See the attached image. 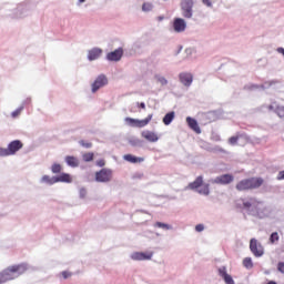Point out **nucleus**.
<instances>
[{"label": "nucleus", "mask_w": 284, "mask_h": 284, "mask_svg": "<svg viewBox=\"0 0 284 284\" xmlns=\"http://www.w3.org/2000/svg\"><path fill=\"white\" fill-rule=\"evenodd\" d=\"M26 272H28V264L22 263L9 266L0 273V276L4 283H8V281H14V278H19V276H21V274H26Z\"/></svg>", "instance_id": "f257e3e1"}, {"label": "nucleus", "mask_w": 284, "mask_h": 284, "mask_svg": "<svg viewBox=\"0 0 284 284\" xmlns=\"http://www.w3.org/2000/svg\"><path fill=\"white\" fill-rule=\"evenodd\" d=\"M263 178H248L236 183L237 192H247L248 190H258L263 185Z\"/></svg>", "instance_id": "f03ea898"}, {"label": "nucleus", "mask_w": 284, "mask_h": 284, "mask_svg": "<svg viewBox=\"0 0 284 284\" xmlns=\"http://www.w3.org/2000/svg\"><path fill=\"white\" fill-rule=\"evenodd\" d=\"M189 190H196L197 194H202L203 196H210V184L203 185V176L200 175L195 179V181L189 183Z\"/></svg>", "instance_id": "7ed1b4c3"}, {"label": "nucleus", "mask_w": 284, "mask_h": 284, "mask_svg": "<svg viewBox=\"0 0 284 284\" xmlns=\"http://www.w3.org/2000/svg\"><path fill=\"white\" fill-rule=\"evenodd\" d=\"M22 148H23V142H21L20 140L11 141L8 144L7 149L2 148V156H13V154L18 153L19 150H21Z\"/></svg>", "instance_id": "20e7f679"}, {"label": "nucleus", "mask_w": 284, "mask_h": 284, "mask_svg": "<svg viewBox=\"0 0 284 284\" xmlns=\"http://www.w3.org/2000/svg\"><path fill=\"white\" fill-rule=\"evenodd\" d=\"M152 114H149L144 120H136L134 118H125L124 121L128 123V125H131V128H145V125L150 124V121H152Z\"/></svg>", "instance_id": "39448f33"}, {"label": "nucleus", "mask_w": 284, "mask_h": 284, "mask_svg": "<svg viewBox=\"0 0 284 284\" xmlns=\"http://www.w3.org/2000/svg\"><path fill=\"white\" fill-rule=\"evenodd\" d=\"M194 8V0H182L181 1V10H182V16L184 19H192L193 11L192 9Z\"/></svg>", "instance_id": "423d86ee"}, {"label": "nucleus", "mask_w": 284, "mask_h": 284, "mask_svg": "<svg viewBox=\"0 0 284 284\" xmlns=\"http://www.w3.org/2000/svg\"><path fill=\"white\" fill-rule=\"evenodd\" d=\"M95 181L98 183H109V181H112V171L109 169L100 170L95 173Z\"/></svg>", "instance_id": "0eeeda50"}, {"label": "nucleus", "mask_w": 284, "mask_h": 284, "mask_svg": "<svg viewBox=\"0 0 284 284\" xmlns=\"http://www.w3.org/2000/svg\"><path fill=\"white\" fill-rule=\"evenodd\" d=\"M211 183H215V185H230V183H234V175L222 174L212 180Z\"/></svg>", "instance_id": "6e6552de"}, {"label": "nucleus", "mask_w": 284, "mask_h": 284, "mask_svg": "<svg viewBox=\"0 0 284 284\" xmlns=\"http://www.w3.org/2000/svg\"><path fill=\"white\" fill-rule=\"evenodd\" d=\"M154 252H135L131 255L132 261H152Z\"/></svg>", "instance_id": "1a4fd4ad"}, {"label": "nucleus", "mask_w": 284, "mask_h": 284, "mask_svg": "<svg viewBox=\"0 0 284 284\" xmlns=\"http://www.w3.org/2000/svg\"><path fill=\"white\" fill-rule=\"evenodd\" d=\"M250 250L254 256L258 257L263 255V246L256 241V239H252L250 242Z\"/></svg>", "instance_id": "9d476101"}, {"label": "nucleus", "mask_w": 284, "mask_h": 284, "mask_svg": "<svg viewBox=\"0 0 284 284\" xmlns=\"http://www.w3.org/2000/svg\"><path fill=\"white\" fill-rule=\"evenodd\" d=\"M123 59V48H118L114 51H111L106 54V60L108 61H121Z\"/></svg>", "instance_id": "9b49d317"}, {"label": "nucleus", "mask_w": 284, "mask_h": 284, "mask_svg": "<svg viewBox=\"0 0 284 284\" xmlns=\"http://www.w3.org/2000/svg\"><path fill=\"white\" fill-rule=\"evenodd\" d=\"M185 28H187V23L183 18H175L173 21V30L174 32H185Z\"/></svg>", "instance_id": "f8f14e48"}, {"label": "nucleus", "mask_w": 284, "mask_h": 284, "mask_svg": "<svg viewBox=\"0 0 284 284\" xmlns=\"http://www.w3.org/2000/svg\"><path fill=\"white\" fill-rule=\"evenodd\" d=\"M141 136L145 139V141H149V143H156V141H159V134L154 131H142Z\"/></svg>", "instance_id": "ddd939ff"}, {"label": "nucleus", "mask_w": 284, "mask_h": 284, "mask_svg": "<svg viewBox=\"0 0 284 284\" xmlns=\"http://www.w3.org/2000/svg\"><path fill=\"white\" fill-rule=\"evenodd\" d=\"M103 85H108V78L105 75H100L92 84V92H97Z\"/></svg>", "instance_id": "4468645a"}, {"label": "nucleus", "mask_w": 284, "mask_h": 284, "mask_svg": "<svg viewBox=\"0 0 284 284\" xmlns=\"http://www.w3.org/2000/svg\"><path fill=\"white\" fill-rule=\"evenodd\" d=\"M219 274L226 284H234V278H232V275L227 274V268L225 266L219 268Z\"/></svg>", "instance_id": "2eb2a0df"}, {"label": "nucleus", "mask_w": 284, "mask_h": 284, "mask_svg": "<svg viewBox=\"0 0 284 284\" xmlns=\"http://www.w3.org/2000/svg\"><path fill=\"white\" fill-rule=\"evenodd\" d=\"M103 54V50L99 48H93L88 53L89 61H97V59H100Z\"/></svg>", "instance_id": "dca6fc26"}, {"label": "nucleus", "mask_w": 284, "mask_h": 284, "mask_svg": "<svg viewBox=\"0 0 284 284\" xmlns=\"http://www.w3.org/2000/svg\"><path fill=\"white\" fill-rule=\"evenodd\" d=\"M186 123L189 125V128L191 130H193V132L195 134H201V126H199V122H196V120H194V118H186Z\"/></svg>", "instance_id": "f3484780"}, {"label": "nucleus", "mask_w": 284, "mask_h": 284, "mask_svg": "<svg viewBox=\"0 0 284 284\" xmlns=\"http://www.w3.org/2000/svg\"><path fill=\"white\" fill-rule=\"evenodd\" d=\"M180 81L183 83V85L190 87L192 85L193 77L192 73L183 72L180 73Z\"/></svg>", "instance_id": "a211bd4d"}, {"label": "nucleus", "mask_w": 284, "mask_h": 284, "mask_svg": "<svg viewBox=\"0 0 284 284\" xmlns=\"http://www.w3.org/2000/svg\"><path fill=\"white\" fill-rule=\"evenodd\" d=\"M55 183H72V175L70 173H61L55 176Z\"/></svg>", "instance_id": "6ab92c4d"}, {"label": "nucleus", "mask_w": 284, "mask_h": 284, "mask_svg": "<svg viewBox=\"0 0 284 284\" xmlns=\"http://www.w3.org/2000/svg\"><path fill=\"white\" fill-rule=\"evenodd\" d=\"M123 159L128 161V163H143V161H145L143 158H136L132 154H125Z\"/></svg>", "instance_id": "aec40b11"}, {"label": "nucleus", "mask_w": 284, "mask_h": 284, "mask_svg": "<svg viewBox=\"0 0 284 284\" xmlns=\"http://www.w3.org/2000/svg\"><path fill=\"white\" fill-rule=\"evenodd\" d=\"M252 205H261V201H257L255 197H250V201L243 202L244 210H250Z\"/></svg>", "instance_id": "412c9836"}, {"label": "nucleus", "mask_w": 284, "mask_h": 284, "mask_svg": "<svg viewBox=\"0 0 284 284\" xmlns=\"http://www.w3.org/2000/svg\"><path fill=\"white\" fill-rule=\"evenodd\" d=\"M65 163L70 166V168H79V159L68 155L65 158Z\"/></svg>", "instance_id": "4be33fe9"}, {"label": "nucleus", "mask_w": 284, "mask_h": 284, "mask_svg": "<svg viewBox=\"0 0 284 284\" xmlns=\"http://www.w3.org/2000/svg\"><path fill=\"white\" fill-rule=\"evenodd\" d=\"M41 181L42 183H47V185H54L57 183V176L43 175Z\"/></svg>", "instance_id": "5701e85b"}, {"label": "nucleus", "mask_w": 284, "mask_h": 284, "mask_svg": "<svg viewBox=\"0 0 284 284\" xmlns=\"http://www.w3.org/2000/svg\"><path fill=\"white\" fill-rule=\"evenodd\" d=\"M172 121H174V112L166 113L163 118L164 125H170V123H172Z\"/></svg>", "instance_id": "b1692460"}, {"label": "nucleus", "mask_w": 284, "mask_h": 284, "mask_svg": "<svg viewBox=\"0 0 284 284\" xmlns=\"http://www.w3.org/2000/svg\"><path fill=\"white\" fill-rule=\"evenodd\" d=\"M239 139H247V136H245L243 134H237V135L231 136L229 139L230 145H236V143H239Z\"/></svg>", "instance_id": "393cba45"}, {"label": "nucleus", "mask_w": 284, "mask_h": 284, "mask_svg": "<svg viewBox=\"0 0 284 284\" xmlns=\"http://www.w3.org/2000/svg\"><path fill=\"white\" fill-rule=\"evenodd\" d=\"M62 170H63V166H61V164H59V163H53L51 166V172L53 174H61Z\"/></svg>", "instance_id": "a878e982"}, {"label": "nucleus", "mask_w": 284, "mask_h": 284, "mask_svg": "<svg viewBox=\"0 0 284 284\" xmlns=\"http://www.w3.org/2000/svg\"><path fill=\"white\" fill-rule=\"evenodd\" d=\"M243 266L246 267V270H252V267H254V262H252V257H245L243 260Z\"/></svg>", "instance_id": "bb28decb"}, {"label": "nucleus", "mask_w": 284, "mask_h": 284, "mask_svg": "<svg viewBox=\"0 0 284 284\" xmlns=\"http://www.w3.org/2000/svg\"><path fill=\"white\" fill-rule=\"evenodd\" d=\"M83 161H85V163H90V161H94V153L89 152V153H84L82 155Z\"/></svg>", "instance_id": "cd10ccee"}, {"label": "nucleus", "mask_w": 284, "mask_h": 284, "mask_svg": "<svg viewBox=\"0 0 284 284\" xmlns=\"http://www.w3.org/2000/svg\"><path fill=\"white\" fill-rule=\"evenodd\" d=\"M155 227H161L162 230H172V226H170V224H165L163 222H156Z\"/></svg>", "instance_id": "c85d7f7f"}, {"label": "nucleus", "mask_w": 284, "mask_h": 284, "mask_svg": "<svg viewBox=\"0 0 284 284\" xmlns=\"http://www.w3.org/2000/svg\"><path fill=\"white\" fill-rule=\"evenodd\" d=\"M278 233L277 232H274V233H272L271 234V236H270V242L272 243V244H274V243H278Z\"/></svg>", "instance_id": "c756f323"}, {"label": "nucleus", "mask_w": 284, "mask_h": 284, "mask_svg": "<svg viewBox=\"0 0 284 284\" xmlns=\"http://www.w3.org/2000/svg\"><path fill=\"white\" fill-rule=\"evenodd\" d=\"M152 8H153V6H152V3H150V2H145V3H143V6H142L143 12H150V11H152Z\"/></svg>", "instance_id": "7c9ffc66"}, {"label": "nucleus", "mask_w": 284, "mask_h": 284, "mask_svg": "<svg viewBox=\"0 0 284 284\" xmlns=\"http://www.w3.org/2000/svg\"><path fill=\"white\" fill-rule=\"evenodd\" d=\"M275 112L280 119H284V106H277Z\"/></svg>", "instance_id": "2f4dec72"}, {"label": "nucleus", "mask_w": 284, "mask_h": 284, "mask_svg": "<svg viewBox=\"0 0 284 284\" xmlns=\"http://www.w3.org/2000/svg\"><path fill=\"white\" fill-rule=\"evenodd\" d=\"M80 145H82V148H87V149L92 148V143L91 142H85L83 140L80 141Z\"/></svg>", "instance_id": "473e14b6"}, {"label": "nucleus", "mask_w": 284, "mask_h": 284, "mask_svg": "<svg viewBox=\"0 0 284 284\" xmlns=\"http://www.w3.org/2000/svg\"><path fill=\"white\" fill-rule=\"evenodd\" d=\"M277 270H278V272H281L282 274H284V262H280V263L277 264Z\"/></svg>", "instance_id": "72a5a7b5"}, {"label": "nucleus", "mask_w": 284, "mask_h": 284, "mask_svg": "<svg viewBox=\"0 0 284 284\" xmlns=\"http://www.w3.org/2000/svg\"><path fill=\"white\" fill-rule=\"evenodd\" d=\"M61 275L63 276V278H70V276H72V273L64 271L61 273Z\"/></svg>", "instance_id": "f704fd0d"}, {"label": "nucleus", "mask_w": 284, "mask_h": 284, "mask_svg": "<svg viewBox=\"0 0 284 284\" xmlns=\"http://www.w3.org/2000/svg\"><path fill=\"white\" fill-rule=\"evenodd\" d=\"M195 230H196L197 232H203V230H205V226H204L203 224H197V225L195 226Z\"/></svg>", "instance_id": "c9c22d12"}, {"label": "nucleus", "mask_w": 284, "mask_h": 284, "mask_svg": "<svg viewBox=\"0 0 284 284\" xmlns=\"http://www.w3.org/2000/svg\"><path fill=\"white\" fill-rule=\"evenodd\" d=\"M202 3H204V6H207V8H212V1L210 0H202Z\"/></svg>", "instance_id": "e433bc0d"}, {"label": "nucleus", "mask_w": 284, "mask_h": 284, "mask_svg": "<svg viewBox=\"0 0 284 284\" xmlns=\"http://www.w3.org/2000/svg\"><path fill=\"white\" fill-rule=\"evenodd\" d=\"M97 165H98L99 168H103V166L105 165V160H99V161L97 162Z\"/></svg>", "instance_id": "4c0bfd02"}, {"label": "nucleus", "mask_w": 284, "mask_h": 284, "mask_svg": "<svg viewBox=\"0 0 284 284\" xmlns=\"http://www.w3.org/2000/svg\"><path fill=\"white\" fill-rule=\"evenodd\" d=\"M277 179H278V181H283L284 180V171H280L278 172Z\"/></svg>", "instance_id": "58836bf2"}, {"label": "nucleus", "mask_w": 284, "mask_h": 284, "mask_svg": "<svg viewBox=\"0 0 284 284\" xmlns=\"http://www.w3.org/2000/svg\"><path fill=\"white\" fill-rule=\"evenodd\" d=\"M19 114H21V110H17L12 113V116H19Z\"/></svg>", "instance_id": "ea45409f"}, {"label": "nucleus", "mask_w": 284, "mask_h": 284, "mask_svg": "<svg viewBox=\"0 0 284 284\" xmlns=\"http://www.w3.org/2000/svg\"><path fill=\"white\" fill-rule=\"evenodd\" d=\"M138 105H139V108H141L142 110H145V102H141V103H139Z\"/></svg>", "instance_id": "a19ab883"}, {"label": "nucleus", "mask_w": 284, "mask_h": 284, "mask_svg": "<svg viewBox=\"0 0 284 284\" xmlns=\"http://www.w3.org/2000/svg\"><path fill=\"white\" fill-rule=\"evenodd\" d=\"M160 82L162 83V85H166L168 84V80H165V79H160Z\"/></svg>", "instance_id": "79ce46f5"}, {"label": "nucleus", "mask_w": 284, "mask_h": 284, "mask_svg": "<svg viewBox=\"0 0 284 284\" xmlns=\"http://www.w3.org/2000/svg\"><path fill=\"white\" fill-rule=\"evenodd\" d=\"M0 156H3V148H0Z\"/></svg>", "instance_id": "37998d69"}, {"label": "nucleus", "mask_w": 284, "mask_h": 284, "mask_svg": "<svg viewBox=\"0 0 284 284\" xmlns=\"http://www.w3.org/2000/svg\"><path fill=\"white\" fill-rule=\"evenodd\" d=\"M268 110H274V105H268Z\"/></svg>", "instance_id": "c03bdc74"}, {"label": "nucleus", "mask_w": 284, "mask_h": 284, "mask_svg": "<svg viewBox=\"0 0 284 284\" xmlns=\"http://www.w3.org/2000/svg\"><path fill=\"white\" fill-rule=\"evenodd\" d=\"M79 3H85V0H79Z\"/></svg>", "instance_id": "a18cd8bd"}, {"label": "nucleus", "mask_w": 284, "mask_h": 284, "mask_svg": "<svg viewBox=\"0 0 284 284\" xmlns=\"http://www.w3.org/2000/svg\"><path fill=\"white\" fill-rule=\"evenodd\" d=\"M159 21H163V17H159Z\"/></svg>", "instance_id": "49530a36"}]
</instances>
